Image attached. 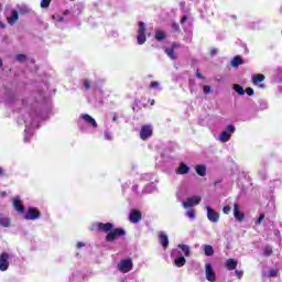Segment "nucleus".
<instances>
[{"mask_svg": "<svg viewBox=\"0 0 282 282\" xmlns=\"http://www.w3.org/2000/svg\"><path fill=\"white\" fill-rule=\"evenodd\" d=\"M24 219L28 221H34L36 219H41V212L34 207H28V212L24 215Z\"/></svg>", "mask_w": 282, "mask_h": 282, "instance_id": "nucleus-4", "label": "nucleus"}, {"mask_svg": "<svg viewBox=\"0 0 282 282\" xmlns=\"http://www.w3.org/2000/svg\"><path fill=\"white\" fill-rule=\"evenodd\" d=\"M202 202V197L199 196H192L187 197L185 202H183L184 208H192V206H197Z\"/></svg>", "mask_w": 282, "mask_h": 282, "instance_id": "nucleus-9", "label": "nucleus"}, {"mask_svg": "<svg viewBox=\"0 0 282 282\" xmlns=\"http://www.w3.org/2000/svg\"><path fill=\"white\" fill-rule=\"evenodd\" d=\"M243 58H241V56L236 55L232 59H231V67H239V65H243Z\"/></svg>", "mask_w": 282, "mask_h": 282, "instance_id": "nucleus-18", "label": "nucleus"}, {"mask_svg": "<svg viewBox=\"0 0 282 282\" xmlns=\"http://www.w3.org/2000/svg\"><path fill=\"white\" fill-rule=\"evenodd\" d=\"M230 210H231V207L228 206V205L223 208V213H224L225 215H230Z\"/></svg>", "mask_w": 282, "mask_h": 282, "instance_id": "nucleus-37", "label": "nucleus"}, {"mask_svg": "<svg viewBox=\"0 0 282 282\" xmlns=\"http://www.w3.org/2000/svg\"><path fill=\"white\" fill-rule=\"evenodd\" d=\"M185 21H188V15H183V18L181 19V25H184Z\"/></svg>", "mask_w": 282, "mask_h": 282, "instance_id": "nucleus-45", "label": "nucleus"}, {"mask_svg": "<svg viewBox=\"0 0 282 282\" xmlns=\"http://www.w3.org/2000/svg\"><path fill=\"white\" fill-rule=\"evenodd\" d=\"M97 228L100 230V232H108L105 238V241L108 243H111L115 239H118V237H124V235H127V231H124L122 228L113 229L112 223H98Z\"/></svg>", "mask_w": 282, "mask_h": 282, "instance_id": "nucleus-1", "label": "nucleus"}, {"mask_svg": "<svg viewBox=\"0 0 282 282\" xmlns=\"http://www.w3.org/2000/svg\"><path fill=\"white\" fill-rule=\"evenodd\" d=\"M154 37L156 41H164L166 39V32L162 30H156Z\"/></svg>", "mask_w": 282, "mask_h": 282, "instance_id": "nucleus-21", "label": "nucleus"}, {"mask_svg": "<svg viewBox=\"0 0 282 282\" xmlns=\"http://www.w3.org/2000/svg\"><path fill=\"white\" fill-rule=\"evenodd\" d=\"M118 270L122 272V274H127V272H131L133 270V261L131 258L123 259L118 263Z\"/></svg>", "mask_w": 282, "mask_h": 282, "instance_id": "nucleus-3", "label": "nucleus"}, {"mask_svg": "<svg viewBox=\"0 0 282 282\" xmlns=\"http://www.w3.org/2000/svg\"><path fill=\"white\" fill-rule=\"evenodd\" d=\"M105 139L106 140H113V134H111V132H109V131H106L105 132Z\"/></svg>", "mask_w": 282, "mask_h": 282, "instance_id": "nucleus-36", "label": "nucleus"}, {"mask_svg": "<svg viewBox=\"0 0 282 282\" xmlns=\"http://www.w3.org/2000/svg\"><path fill=\"white\" fill-rule=\"evenodd\" d=\"M234 217L240 224L245 221L246 215L239 209V204H234Z\"/></svg>", "mask_w": 282, "mask_h": 282, "instance_id": "nucleus-11", "label": "nucleus"}, {"mask_svg": "<svg viewBox=\"0 0 282 282\" xmlns=\"http://www.w3.org/2000/svg\"><path fill=\"white\" fill-rule=\"evenodd\" d=\"M234 90L239 95V96H246V90L243 87L239 84L234 85Z\"/></svg>", "mask_w": 282, "mask_h": 282, "instance_id": "nucleus-26", "label": "nucleus"}, {"mask_svg": "<svg viewBox=\"0 0 282 282\" xmlns=\"http://www.w3.org/2000/svg\"><path fill=\"white\" fill-rule=\"evenodd\" d=\"M15 59L18 61V63H25V61H28V56H25L24 54H18L15 56Z\"/></svg>", "mask_w": 282, "mask_h": 282, "instance_id": "nucleus-30", "label": "nucleus"}, {"mask_svg": "<svg viewBox=\"0 0 282 282\" xmlns=\"http://www.w3.org/2000/svg\"><path fill=\"white\" fill-rule=\"evenodd\" d=\"M187 217H189V219H195V210L189 209V210L187 212Z\"/></svg>", "mask_w": 282, "mask_h": 282, "instance_id": "nucleus-38", "label": "nucleus"}, {"mask_svg": "<svg viewBox=\"0 0 282 282\" xmlns=\"http://www.w3.org/2000/svg\"><path fill=\"white\" fill-rule=\"evenodd\" d=\"M246 94H247V96H254V89H252L251 87H248L246 89Z\"/></svg>", "mask_w": 282, "mask_h": 282, "instance_id": "nucleus-35", "label": "nucleus"}, {"mask_svg": "<svg viewBox=\"0 0 282 282\" xmlns=\"http://www.w3.org/2000/svg\"><path fill=\"white\" fill-rule=\"evenodd\" d=\"M1 196H2V197H6V192H3V193L1 194Z\"/></svg>", "mask_w": 282, "mask_h": 282, "instance_id": "nucleus-52", "label": "nucleus"}, {"mask_svg": "<svg viewBox=\"0 0 282 282\" xmlns=\"http://www.w3.org/2000/svg\"><path fill=\"white\" fill-rule=\"evenodd\" d=\"M6 175V171L2 170V167H0V176Z\"/></svg>", "mask_w": 282, "mask_h": 282, "instance_id": "nucleus-49", "label": "nucleus"}, {"mask_svg": "<svg viewBox=\"0 0 282 282\" xmlns=\"http://www.w3.org/2000/svg\"><path fill=\"white\" fill-rule=\"evenodd\" d=\"M203 91L204 94H210V91H213V88L210 86H204Z\"/></svg>", "mask_w": 282, "mask_h": 282, "instance_id": "nucleus-39", "label": "nucleus"}, {"mask_svg": "<svg viewBox=\"0 0 282 282\" xmlns=\"http://www.w3.org/2000/svg\"><path fill=\"white\" fill-rule=\"evenodd\" d=\"M0 67H3V61L0 58Z\"/></svg>", "mask_w": 282, "mask_h": 282, "instance_id": "nucleus-51", "label": "nucleus"}, {"mask_svg": "<svg viewBox=\"0 0 282 282\" xmlns=\"http://www.w3.org/2000/svg\"><path fill=\"white\" fill-rule=\"evenodd\" d=\"M174 264L176 265V268H184V265H186V258L184 257H178L174 260Z\"/></svg>", "mask_w": 282, "mask_h": 282, "instance_id": "nucleus-20", "label": "nucleus"}, {"mask_svg": "<svg viewBox=\"0 0 282 282\" xmlns=\"http://www.w3.org/2000/svg\"><path fill=\"white\" fill-rule=\"evenodd\" d=\"M206 208L207 218L209 219V221H212L213 224H217V221H219V213L215 212V209L210 208L209 206H207Z\"/></svg>", "mask_w": 282, "mask_h": 282, "instance_id": "nucleus-13", "label": "nucleus"}, {"mask_svg": "<svg viewBox=\"0 0 282 282\" xmlns=\"http://www.w3.org/2000/svg\"><path fill=\"white\" fill-rule=\"evenodd\" d=\"M196 173L200 177H206V165H196Z\"/></svg>", "mask_w": 282, "mask_h": 282, "instance_id": "nucleus-23", "label": "nucleus"}, {"mask_svg": "<svg viewBox=\"0 0 282 282\" xmlns=\"http://www.w3.org/2000/svg\"><path fill=\"white\" fill-rule=\"evenodd\" d=\"M77 248L80 249V248H85V242H77Z\"/></svg>", "mask_w": 282, "mask_h": 282, "instance_id": "nucleus-46", "label": "nucleus"}, {"mask_svg": "<svg viewBox=\"0 0 282 282\" xmlns=\"http://www.w3.org/2000/svg\"><path fill=\"white\" fill-rule=\"evenodd\" d=\"M263 219H265V214L261 213L256 224H258V226H261V224H263Z\"/></svg>", "mask_w": 282, "mask_h": 282, "instance_id": "nucleus-33", "label": "nucleus"}, {"mask_svg": "<svg viewBox=\"0 0 282 282\" xmlns=\"http://www.w3.org/2000/svg\"><path fill=\"white\" fill-rule=\"evenodd\" d=\"M171 48L176 51L177 48H180V43H177V42L172 43Z\"/></svg>", "mask_w": 282, "mask_h": 282, "instance_id": "nucleus-42", "label": "nucleus"}, {"mask_svg": "<svg viewBox=\"0 0 282 282\" xmlns=\"http://www.w3.org/2000/svg\"><path fill=\"white\" fill-rule=\"evenodd\" d=\"M178 248L184 252L185 257H191V247L188 245H178Z\"/></svg>", "mask_w": 282, "mask_h": 282, "instance_id": "nucleus-28", "label": "nucleus"}, {"mask_svg": "<svg viewBox=\"0 0 282 282\" xmlns=\"http://www.w3.org/2000/svg\"><path fill=\"white\" fill-rule=\"evenodd\" d=\"M159 243L162 246L163 250L169 248V236L164 231L159 232Z\"/></svg>", "mask_w": 282, "mask_h": 282, "instance_id": "nucleus-14", "label": "nucleus"}, {"mask_svg": "<svg viewBox=\"0 0 282 282\" xmlns=\"http://www.w3.org/2000/svg\"><path fill=\"white\" fill-rule=\"evenodd\" d=\"M0 226H3V228H10V218L0 215Z\"/></svg>", "mask_w": 282, "mask_h": 282, "instance_id": "nucleus-24", "label": "nucleus"}, {"mask_svg": "<svg viewBox=\"0 0 282 282\" xmlns=\"http://www.w3.org/2000/svg\"><path fill=\"white\" fill-rule=\"evenodd\" d=\"M172 30H174V32H180V24H172Z\"/></svg>", "mask_w": 282, "mask_h": 282, "instance_id": "nucleus-41", "label": "nucleus"}, {"mask_svg": "<svg viewBox=\"0 0 282 282\" xmlns=\"http://www.w3.org/2000/svg\"><path fill=\"white\" fill-rule=\"evenodd\" d=\"M129 221L131 224H140V221H142V213L138 209H131L129 215Z\"/></svg>", "mask_w": 282, "mask_h": 282, "instance_id": "nucleus-10", "label": "nucleus"}, {"mask_svg": "<svg viewBox=\"0 0 282 282\" xmlns=\"http://www.w3.org/2000/svg\"><path fill=\"white\" fill-rule=\"evenodd\" d=\"M50 3H52V0H41L40 6L43 9H47V8H50Z\"/></svg>", "mask_w": 282, "mask_h": 282, "instance_id": "nucleus-31", "label": "nucleus"}, {"mask_svg": "<svg viewBox=\"0 0 282 282\" xmlns=\"http://www.w3.org/2000/svg\"><path fill=\"white\" fill-rule=\"evenodd\" d=\"M205 276L209 282L217 281V275L215 274V270H213V265L210 263L205 264Z\"/></svg>", "mask_w": 282, "mask_h": 282, "instance_id": "nucleus-7", "label": "nucleus"}, {"mask_svg": "<svg viewBox=\"0 0 282 282\" xmlns=\"http://www.w3.org/2000/svg\"><path fill=\"white\" fill-rule=\"evenodd\" d=\"M237 264H238V262H237V260H235V259H228L227 261H226V268H227V270H237Z\"/></svg>", "mask_w": 282, "mask_h": 282, "instance_id": "nucleus-19", "label": "nucleus"}, {"mask_svg": "<svg viewBox=\"0 0 282 282\" xmlns=\"http://www.w3.org/2000/svg\"><path fill=\"white\" fill-rule=\"evenodd\" d=\"M151 135H153V128L149 124L142 126L140 130L141 140H149Z\"/></svg>", "mask_w": 282, "mask_h": 282, "instance_id": "nucleus-6", "label": "nucleus"}, {"mask_svg": "<svg viewBox=\"0 0 282 282\" xmlns=\"http://www.w3.org/2000/svg\"><path fill=\"white\" fill-rule=\"evenodd\" d=\"M112 121L118 122V116H113Z\"/></svg>", "mask_w": 282, "mask_h": 282, "instance_id": "nucleus-50", "label": "nucleus"}, {"mask_svg": "<svg viewBox=\"0 0 282 282\" xmlns=\"http://www.w3.org/2000/svg\"><path fill=\"white\" fill-rule=\"evenodd\" d=\"M165 54H167L169 58H171V61H176L177 56L175 55V51L172 47H166L164 50Z\"/></svg>", "mask_w": 282, "mask_h": 282, "instance_id": "nucleus-22", "label": "nucleus"}, {"mask_svg": "<svg viewBox=\"0 0 282 282\" xmlns=\"http://www.w3.org/2000/svg\"><path fill=\"white\" fill-rule=\"evenodd\" d=\"M191 173V167L185 163H181L176 169V175H188Z\"/></svg>", "mask_w": 282, "mask_h": 282, "instance_id": "nucleus-15", "label": "nucleus"}, {"mask_svg": "<svg viewBox=\"0 0 282 282\" xmlns=\"http://www.w3.org/2000/svg\"><path fill=\"white\" fill-rule=\"evenodd\" d=\"M149 102H150L151 107H153V105H155V99H150Z\"/></svg>", "mask_w": 282, "mask_h": 282, "instance_id": "nucleus-48", "label": "nucleus"}, {"mask_svg": "<svg viewBox=\"0 0 282 282\" xmlns=\"http://www.w3.org/2000/svg\"><path fill=\"white\" fill-rule=\"evenodd\" d=\"M204 250L206 257H213V254H215V249L210 245H205Z\"/></svg>", "mask_w": 282, "mask_h": 282, "instance_id": "nucleus-27", "label": "nucleus"}, {"mask_svg": "<svg viewBox=\"0 0 282 282\" xmlns=\"http://www.w3.org/2000/svg\"><path fill=\"white\" fill-rule=\"evenodd\" d=\"M82 120H84L88 124H91V127H94V129L98 128V123L96 122V119H94L91 116H89L87 113L82 115Z\"/></svg>", "mask_w": 282, "mask_h": 282, "instance_id": "nucleus-16", "label": "nucleus"}, {"mask_svg": "<svg viewBox=\"0 0 282 282\" xmlns=\"http://www.w3.org/2000/svg\"><path fill=\"white\" fill-rule=\"evenodd\" d=\"M13 208L19 213V215H23L25 213V207L23 206L20 197L13 198Z\"/></svg>", "mask_w": 282, "mask_h": 282, "instance_id": "nucleus-12", "label": "nucleus"}, {"mask_svg": "<svg viewBox=\"0 0 282 282\" xmlns=\"http://www.w3.org/2000/svg\"><path fill=\"white\" fill-rule=\"evenodd\" d=\"M235 274H236L237 279H241L243 276V271L236 270Z\"/></svg>", "mask_w": 282, "mask_h": 282, "instance_id": "nucleus-40", "label": "nucleus"}, {"mask_svg": "<svg viewBox=\"0 0 282 282\" xmlns=\"http://www.w3.org/2000/svg\"><path fill=\"white\" fill-rule=\"evenodd\" d=\"M265 80V75L258 74L253 76V85H259V83H263Z\"/></svg>", "mask_w": 282, "mask_h": 282, "instance_id": "nucleus-25", "label": "nucleus"}, {"mask_svg": "<svg viewBox=\"0 0 282 282\" xmlns=\"http://www.w3.org/2000/svg\"><path fill=\"white\" fill-rule=\"evenodd\" d=\"M137 43L138 45H144L147 43V24L144 22H139Z\"/></svg>", "mask_w": 282, "mask_h": 282, "instance_id": "nucleus-2", "label": "nucleus"}, {"mask_svg": "<svg viewBox=\"0 0 282 282\" xmlns=\"http://www.w3.org/2000/svg\"><path fill=\"white\" fill-rule=\"evenodd\" d=\"M151 87H152V89H155L156 87H160V83L159 82H152Z\"/></svg>", "mask_w": 282, "mask_h": 282, "instance_id": "nucleus-43", "label": "nucleus"}, {"mask_svg": "<svg viewBox=\"0 0 282 282\" xmlns=\"http://www.w3.org/2000/svg\"><path fill=\"white\" fill-rule=\"evenodd\" d=\"M85 89H91V82H89V79H84V83H83Z\"/></svg>", "mask_w": 282, "mask_h": 282, "instance_id": "nucleus-34", "label": "nucleus"}, {"mask_svg": "<svg viewBox=\"0 0 282 282\" xmlns=\"http://www.w3.org/2000/svg\"><path fill=\"white\" fill-rule=\"evenodd\" d=\"M19 21V11L14 10L11 17L8 18L9 25H14Z\"/></svg>", "mask_w": 282, "mask_h": 282, "instance_id": "nucleus-17", "label": "nucleus"}, {"mask_svg": "<svg viewBox=\"0 0 282 282\" xmlns=\"http://www.w3.org/2000/svg\"><path fill=\"white\" fill-rule=\"evenodd\" d=\"M196 77L200 78V79H204V76L202 75V73L197 72L196 73Z\"/></svg>", "mask_w": 282, "mask_h": 282, "instance_id": "nucleus-47", "label": "nucleus"}, {"mask_svg": "<svg viewBox=\"0 0 282 282\" xmlns=\"http://www.w3.org/2000/svg\"><path fill=\"white\" fill-rule=\"evenodd\" d=\"M236 130L235 126L229 124L227 127V130L223 131L219 135L220 142H228L230 138L232 137V132Z\"/></svg>", "mask_w": 282, "mask_h": 282, "instance_id": "nucleus-5", "label": "nucleus"}, {"mask_svg": "<svg viewBox=\"0 0 282 282\" xmlns=\"http://www.w3.org/2000/svg\"><path fill=\"white\" fill-rule=\"evenodd\" d=\"M267 276L269 279H274L275 276H279V269H270L267 273Z\"/></svg>", "mask_w": 282, "mask_h": 282, "instance_id": "nucleus-29", "label": "nucleus"}, {"mask_svg": "<svg viewBox=\"0 0 282 282\" xmlns=\"http://www.w3.org/2000/svg\"><path fill=\"white\" fill-rule=\"evenodd\" d=\"M263 252H264V256L265 257H272V248H270V247H264V249H263Z\"/></svg>", "mask_w": 282, "mask_h": 282, "instance_id": "nucleus-32", "label": "nucleus"}, {"mask_svg": "<svg viewBox=\"0 0 282 282\" xmlns=\"http://www.w3.org/2000/svg\"><path fill=\"white\" fill-rule=\"evenodd\" d=\"M10 259V254L8 252H3L0 254V271L6 272L10 268V262L8 261Z\"/></svg>", "mask_w": 282, "mask_h": 282, "instance_id": "nucleus-8", "label": "nucleus"}, {"mask_svg": "<svg viewBox=\"0 0 282 282\" xmlns=\"http://www.w3.org/2000/svg\"><path fill=\"white\" fill-rule=\"evenodd\" d=\"M217 52H219V50H217V48H212L210 52H209V54H210V56H215V55L217 54Z\"/></svg>", "mask_w": 282, "mask_h": 282, "instance_id": "nucleus-44", "label": "nucleus"}]
</instances>
